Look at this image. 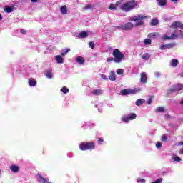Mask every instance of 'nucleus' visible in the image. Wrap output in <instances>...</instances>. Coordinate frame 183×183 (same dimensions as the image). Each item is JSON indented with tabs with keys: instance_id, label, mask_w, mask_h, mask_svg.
<instances>
[{
	"instance_id": "393cba45",
	"label": "nucleus",
	"mask_w": 183,
	"mask_h": 183,
	"mask_svg": "<svg viewBox=\"0 0 183 183\" xmlns=\"http://www.w3.org/2000/svg\"><path fill=\"white\" fill-rule=\"evenodd\" d=\"M150 25H151L152 26H155L158 25V19H153L151 21Z\"/></svg>"
},
{
	"instance_id": "37998d69",
	"label": "nucleus",
	"mask_w": 183,
	"mask_h": 183,
	"mask_svg": "<svg viewBox=\"0 0 183 183\" xmlns=\"http://www.w3.org/2000/svg\"><path fill=\"white\" fill-rule=\"evenodd\" d=\"M107 62H112V61H114V59L112 57H109L107 59Z\"/></svg>"
},
{
	"instance_id": "aec40b11",
	"label": "nucleus",
	"mask_w": 183,
	"mask_h": 183,
	"mask_svg": "<svg viewBox=\"0 0 183 183\" xmlns=\"http://www.w3.org/2000/svg\"><path fill=\"white\" fill-rule=\"evenodd\" d=\"M29 86H35L36 85V80L34 79H29Z\"/></svg>"
},
{
	"instance_id": "5701e85b",
	"label": "nucleus",
	"mask_w": 183,
	"mask_h": 183,
	"mask_svg": "<svg viewBox=\"0 0 183 183\" xmlns=\"http://www.w3.org/2000/svg\"><path fill=\"white\" fill-rule=\"evenodd\" d=\"M172 158L176 162H179L180 161H182V159L179 157H178V155H177V154H173Z\"/></svg>"
},
{
	"instance_id": "a18cd8bd",
	"label": "nucleus",
	"mask_w": 183,
	"mask_h": 183,
	"mask_svg": "<svg viewBox=\"0 0 183 183\" xmlns=\"http://www.w3.org/2000/svg\"><path fill=\"white\" fill-rule=\"evenodd\" d=\"M91 8V6L90 5H88V6H86L84 7V9H85L86 11L88 10V9H90Z\"/></svg>"
},
{
	"instance_id": "c9c22d12",
	"label": "nucleus",
	"mask_w": 183,
	"mask_h": 183,
	"mask_svg": "<svg viewBox=\"0 0 183 183\" xmlns=\"http://www.w3.org/2000/svg\"><path fill=\"white\" fill-rule=\"evenodd\" d=\"M89 46L92 48V49H94V46H95V44L92 41L89 42Z\"/></svg>"
},
{
	"instance_id": "ea45409f",
	"label": "nucleus",
	"mask_w": 183,
	"mask_h": 183,
	"mask_svg": "<svg viewBox=\"0 0 183 183\" xmlns=\"http://www.w3.org/2000/svg\"><path fill=\"white\" fill-rule=\"evenodd\" d=\"M101 78H102L104 81L108 79V76H107L105 74H101Z\"/></svg>"
},
{
	"instance_id": "79ce46f5",
	"label": "nucleus",
	"mask_w": 183,
	"mask_h": 183,
	"mask_svg": "<svg viewBox=\"0 0 183 183\" xmlns=\"http://www.w3.org/2000/svg\"><path fill=\"white\" fill-rule=\"evenodd\" d=\"M167 139H168V137L167 136L164 135L162 137V141L165 142L167 141Z\"/></svg>"
},
{
	"instance_id": "c85d7f7f",
	"label": "nucleus",
	"mask_w": 183,
	"mask_h": 183,
	"mask_svg": "<svg viewBox=\"0 0 183 183\" xmlns=\"http://www.w3.org/2000/svg\"><path fill=\"white\" fill-rule=\"evenodd\" d=\"M61 92H63V94H68V92H69V89L66 88V86H64L61 89Z\"/></svg>"
},
{
	"instance_id": "a878e982",
	"label": "nucleus",
	"mask_w": 183,
	"mask_h": 183,
	"mask_svg": "<svg viewBox=\"0 0 183 183\" xmlns=\"http://www.w3.org/2000/svg\"><path fill=\"white\" fill-rule=\"evenodd\" d=\"M171 66H177V65H178V59H174L172 60V62L170 64Z\"/></svg>"
},
{
	"instance_id": "c03bdc74",
	"label": "nucleus",
	"mask_w": 183,
	"mask_h": 183,
	"mask_svg": "<svg viewBox=\"0 0 183 183\" xmlns=\"http://www.w3.org/2000/svg\"><path fill=\"white\" fill-rule=\"evenodd\" d=\"M152 102V99L151 98H149V99H147V104H148V105H151Z\"/></svg>"
},
{
	"instance_id": "423d86ee",
	"label": "nucleus",
	"mask_w": 183,
	"mask_h": 183,
	"mask_svg": "<svg viewBox=\"0 0 183 183\" xmlns=\"http://www.w3.org/2000/svg\"><path fill=\"white\" fill-rule=\"evenodd\" d=\"M182 84H177L172 86V87L167 89V94L171 95V94H174V92H177V91H182Z\"/></svg>"
},
{
	"instance_id": "5fc2aeb1",
	"label": "nucleus",
	"mask_w": 183,
	"mask_h": 183,
	"mask_svg": "<svg viewBox=\"0 0 183 183\" xmlns=\"http://www.w3.org/2000/svg\"><path fill=\"white\" fill-rule=\"evenodd\" d=\"M182 89H183V84H182Z\"/></svg>"
},
{
	"instance_id": "473e14b6",
	"label": "nucleus",
	"mask_w": 183,
	"mask_h": 183,
	"mask_svg": "<svg viewBox=\"0 0 183 183\" xmlns=\"http://www.w3.org/2000/svg\"><path fill=\"white\" fill-rule=\"evenodd\" d=\"M46 76L51 79L52 78V73L51 71H46Z\"/></svg>"
},
{
	"instance_id": "39448f33",
	"label": "nucleus",
	"mask_w": 183,
	"mask_h": 183,
	"mask_svg": "<svg viewBox=\"0 0 183 183\" xmlns=\"http://www.w3.org/2000/svg\"><path fill=\"white\" fill-rule=\"evenodd\" d=\"M81 151H86L88 149H95V144L94 142H82L79 144Z\"/></svg>"
},
{
	"instance_id": "f03ea898",
	"label": "nucleus",
	"mask_w": 183,
	"mask_h": 183,
	"mask_svg": "<svg viewBox=\"0 0 183 183\" xmlns=\"http://www.w3.org/2000/svg\"><path fill=\"white\" fill-rule=\"evenodd\" d=\"M147 18H149V16H144V14L129 17V21H130V22L126 23L123 25L124 31H131L134 27L137 28V26L144 25V19H147ZM131 22H136V24H133Z\"/></svg>"
},
{
	"instance_id": "1a4fd4ad",
	"label": "nucleus",
	"mask_w": 183,
	"mask_h": 183,
	"mask_svg": "<svg viewBox=\"0 0 183 183\" xmlns=\"http://www.w3.org/2000/svg\"><path fill=\"white\" fill-rule=\"evenodd\" d=\"M123 2H124V0H120L116 2V4H110L109 9H110L112 11H114L117 9V8H121V4H123Z\"/></svg>"
},
{
	"instance_id": "3c124183",
	"label": "nucleus",
	"mask_w": 183,
	"mask_h": 183,
	"mask_svg": "<svg viewBox=\"0 0 183 183\" xmlns=\"http://www.w3.org/2000/svg\"><path fill=\"white\" fill-rule=\"evenodd\" d=\"M31 2L35 3V2H38V0H31Z\"/></svg>"
},
{
	"instance_id": "6e6552de",
	"label": "nucleus",
	"mask_w": 183,
	"mask_h": 183,
	"mask_svg": "<svg viewBox=\"0 0 183 183\" xmlns=\"http://www.w3.org/2000/svg\"><path fill=\"white\" fill-rule=\"evenodd\" d=\"M142 89H124L122 91L121 94L122 95H132L134 94H137V92H139V91H142Z\"/></svg>"
},
{
	"instance_id": "dca6fc26",
	"label": "nucleus",
	"mask_w": 183,
	"mask_h": 183,
	"mask_svg": "<svg viewBox=\"0 0 183 183\" xmlns=\"http://www.w3.org/2000/svg\"><path fill=\"white\" fill-rule=\"evenodd\" d=\"M76 61L78 64H79L80 65H82V64H85V59H84V57H82L81 56L76 57Z\"/></svg>"
},
{
	"instance_id": "864d4df0",
	"label": "nucleus",
	"mask_w": 183,
	"mask_h": 183,
	"mask_svg": "<svg viewBox=\"0 0 183 183\" xmlns=\"http://www.w3.org/2000/svg\"><path fill=\"white\" fill-rule=\"evenodd\" d=\"M180 104L183 105V99L180 102Z\"/></svg>"
},
{
	"instance_id": "f704fd0d",
	"label": "nucleus",
	"mask_w": 183,
	"mask_h": 183,
	"mask_svg": "<svg viewBox=\"0 0 183 183\" xmlns=\"http://www.w3.org/2000/svg\"><path fill=\"white\" fill-rule=\"evenodd\" d=\"M162 147V143H161V142H157L156 143V147L158 148V149H159V148H161Z\"/></svg>"
},
{
	"instance_id": "b1692460",
	"label": "nucleus",
	"mask_w": 183,
	"mask_h": 183,
	"mask_svg": "<svg viewBox=\"0 0 183 183\" xmlns=\"http://www.w3.org/2000/svg\"><path fill=\"white\" fill-rule=\"evenodd\" d=\"M144 102H145V100L143 99H139L136 101V105L139 107V105H142Z\"/></svg>"
},
{
	"instance_id": "cd10ccee",
	"label": "nucleus",
	"mask_w": 183,
	"mask_h": 183,
	"mask_svg": "<svg viewBox=\"0 0 183 183\" xmlns=\"http://www.w3.org/2000/svg\"><path fill=\"white\" fill-rule=\"evenodd\" d=\"M69 51H71L70 49H65L62 50L61 53V56L66 55V54H68L69 52Z\"/></svg>"
},
{
	"instance_id": "e433bc0d",
	"label": "nucleus",
	"mask_w": 183,
	"mask_h": 183,
	"mask_svg": "<svg viewBox=\"0 0 183 183\" xmlns=\"http://www.w3.org/2000/svg\"><path fill=\"white\" fill-rule=\"evenodd\" d=\"M179 145H183V141L178 143ZM179 154H183V149H180Z\"/></svg>"
},
{
	"instance_id": "49530a36",
	"label": "nucleus",
	"mask_w": 183,
	"mask_h": 183,
	"mask_svg": "<svg viewBox=\"0 0 183 183\" xmlns=\"http://www.w3.org/2000/svg\"><path fill=\"white\" fill-rule=\"evenodd\" d=\"M101 142H104V139L102 138H98V144H101Z\"/></svg>"
},
{
	"instance_id": "f3484780",
	"label": "nucleus",
	"mask_w": 183,
	"mask_h": 183,
	"mask_svg": "<svg viewBox=\"0 0 183 183\" xmlns=\"http://www.w3.org/2000/svg\"><path fill=\"white\" fill-rule=\"evenodd\" d=\"M10 169L12 172H14L15 174L19 172V167L16 165H11L10 167Z\"/></svg>"
},
{
	"instance_id": "7c9ffc66",
	"label": "nucleus",
	"mask_w": 183,
	"mask_h": 183,
	"mask_svg": "<svg viewBox=\"0 0 183 183\" xmlns=\"http://www.w3.org/2000/svg\"><path fill=\"white\" fill-rule=\"evenodd\" d=\"M144 45H151V39H144Z\"/></svg>"
},
{
	"instance_id": "2f4dec72",
	"label": "nucleus",
	"mask_w": 183,
	"mask_h": 183,
	"mask_svg": "<svg viewBox=\"0 0 183 183\" xmlns=\"http://www.w3.org/2000/svg\"><path fill=\"white\" fill-rule=\"evenodd\" d=\"M117 75H123L124 74V69H119L117 70Z\"/></svg>"
},
{
	"instance_id": "f8f14e48",
	"label": "nucleus",
	"mask_w": 183,
	"mask_h": 183,
	"mask_svg": "<svg viewBox=\"0 0 183 183\" xmlns=\"http://www.w3.org/2000/svg\"><path fill=\"white\" fill-rule=\"evenodd\" d=\"M148 38L151 39H157V38H159V33L154 32L148 34Z\"/></svg>"
},
{
	"instance_id": "4c0bfd02",
	"label": "nucleus",
	"mask_w": 183,
	"mask_h": 183,
	"mask_svg": "<svg viewBox=\"0 0 183 183\" xmlns=\"http://www.w3.org/2000/svg\"><path fill=\"white\" fill-rule=\"evenodd\" d=\"M154 75H155L156 78H159L161 76V73L156 71V72H154Z\"/></svg>"
},
{
	"instance_id": "603ef678",
	"label": "nucleus",
	"mask_w": 183,
	"mask_h": 183,
	"mask_svg": "<svg viewBox=\"0 0 183 183\" xmlns=\"http://www.w3.org/2000/svg\"><path fill=\"white\" fill-rule=\"evenodd\" d=\"M2 21V15L0 14V21Z\"/></svg>"
},
{
	"instance_id": "de8ad7c7",
	"label": "nucleus",
	"mask_w": 183,
	"mask_h": 183,
	"mask_svg": "<svg viewBox=\"0 0 183 183\" xmlns=\"http://www.w3.org/2000/svg\"><path fill=\"white\" fill-rule=\"evenodd\" d=\"M84 125H88L89 127H91L92 125H94V124H91V122H86Z\"/></svg>"
},
{
	"instance_id": "9b49d317",
	"label": "nucleus",
	"mask_w": 183,
	"mask_h": 183,
	"mask_svg": "<svg viewBox=\"0 0 183 183\" xmlns=\"http://www.w3.org/2000/svg\"><path fill=\"white\" fill-rule=\"evenodd\" d=\"M140 82H142V84H147V82H148V77L147 76V73H141Z\"/></svg>"
},
{
	"instance_id": "2eb2a0df",
	"label": "nucleus",
	"mask_w": 183,
	"mask_h": 183,
	"mask_svg": "<svg viewBox=\"0 0 183 183\" xmlns=\"http://www.w3.org/2000/svg\"><path fill=\"white\" fill-rule=\"evenodd\" d=\"M109 79L110 81H116L117 80V75L114 71H110Z\"/></svg>"
},
{
	"instance_id": "0eeeda50",
	"label": "nucleus",
	"mask_w": 183,
	"mask_h": 183,
	"mask_svg": "<svg viewBox=\"0 0 183 183\" xmlns=\"http://www.w3.org/2000/svg\"><path fill=\"white\" fill-rule=\"evenodd\" d=\"M135 118H137V114L135 113H132L129 114H127V116H123L122 117V121H123V122H129V121H132L134 119H135Z\"/></svg>"
},
{
	"instance_id": "f257e3e1",
	"label": "nucleus",
	"mask_w": 183,
	"mask_h": 183,
	"mask_svg": "<svg viewBox=\"0 0 183 183\" xmlns=\"http://www.w3.org/2000/svg\"><path fill=\"white\" fill-rule=\"evenodd\" d=\"M170 28L174 29L172 31V35L168 36L167 34H164L162 39L164 41H171L174 39H178L179 38H182L183 39V31L181 30H179L177 28H181V29H183V24L180 21H174L172 23V24L170 26Z\"/></svg>"
},
{
	"instance_id": "72a5a7b5",
	"label": "nucleus",
	"mask_w": 183,
	"mask_h": 183,
	"mask_svg": "<svg viewBox=\"0 0 183 183\" xmlns=\"http://www.w3.org/2000/svg\"><path fill=\"white\" fill-rule=\"evenodd\" d=\"M115 28L119 31H124V25L117 26Z\"/></svg>"
},
{
	"instance_id": "a19ab883",
	"label": "nucleus",
	"mask_w": 183,
	"mask_h": 183,
	"mask_svg": "<svg viewBox=\"0 0 183 183\" xmlns=\"http://www.w3.org/2000/svg\"><path fill=\"white\" fill-rule=\"evenodd\" d=\"M138 183H145V179H137Z\"/></svg>"
},
{
	"instance_id": "a211bd4d",
	"label": "nucleus",
	"mask_w": 183,
	"mask_h": 183,
	"mask_svg": "<svg viewBox=\"0 0 183 183\" xmlns=\"http://www.w3.org/2000/svg\"><path fill=\"white\" fill-rule=\"evenodd\" d=\"M60 11L62 14V15H66L68 14V7L66 6H63L60 8Z\"/></svg>"
},
{
	"instance_id": "412c9836",
	"label": "nucleus",
	"mask_w": 183,
	"mask_h": 183,
	"mask_svg": "<svg viewBox=\"0 0 183 183\" xmlns=\"http://www.w3.org/2000/svg\"><path fill=\"white\" fill-rule=\"evenodd\" d=\"M4 12H6L7 14H11V12H12V11H14V7L5 6L4 8Z\"/></svg>"
},
{
	"instance_id": "6ab92c4d",
	"label": "nucleus",
	"mask_w": 183,
	"mask_h": 183,
	"mask_svg": "<svg viewBox=\"0 0 183 183\" xmlns=\"http://www.w3.org/2000/svg\"><path fill=\"white\" fill-rule=\"evenodd\" d=\"M159 6L164 7L167 5V0H156Z\"/></svg>"
},
{
	"instance_id": "7ed1b4c3",
	"label": "nucleus",
	"mask_w": 183,
	"mask_h": 183,
	"mask_svg": "<svg viewBox=\"0 0 183 183\" xmlns=\"http://www.w3.org/2000/svg\"><path fill=\"white\" fill-rule=\"evenodd\" d=\"M137 5H138V2L137 1L131 0L124 4L120 3V9L122 11H124V12H129V11L134 9Z\"/></svg>"
},
{
	"instance_id": "4be33fe9",
	"label": "nucleus",
	"mask_w": 183,
	"mask_h": 183,
	"mask_svg": "<svg viewBox=\"0 0 183 183\" xmlns=\"http://www.w3.org/2000/svg\"><path fill=\"white\" fill-rule=\"evenodd\" d=\"M88 36V32L86 31H82L79 34L78 37L79 38H86Z\"/></svg>"
},
{
	"instance_id": "09e8293b",
	"label": "nucleus",
	"mask_w": 183,
	"mask_h": 183,
	"mask_svg": "<svg viewBox=\"0 0 183 183\" xmlns=\"http://www.w3.org/2000/svg\"><path fill=\"white\" fill-rule=\"evenodd\" d=\"M171 2H174V4H177L178 2V0H170Z\"/></svg>"
},
{
	"instance_id": "8fccbe9b",
	"label": "nucleus",
	"mask_w": 183,
	"mask_h": 183,
	"mask_svg": "<svg viewBox=\"0 0 183 183\" xmlns=\"http://www.w3.org/2000/svg\"><path fill=\"white\" fill-rule=\"evenodd\" d=\"M20 32H21V34H25V30H24V29H21V31H20Z\"/></svg>"
},
{
	"instance_id": "bb28decb",
	"label": "nucleus",
	"mask_w": 183,
	"mask_h": 183,
	"mask_svg": "<svg viewBox=\"0 0 183 183\" xmlns=\"http://www.w3.org/2000/svg\"><path fill=\"white\" fill-rule=\"evenodd\" d=\"M142 58L146 61H148L151 58V54L149 53H145L143 54Z\"/></svg>"
},
{
	"instance_id": "ddd939ff",
	"label": "nucleus",
	"mask_w": 183,
	"mask_h": 183,
	"mask_svg": "<svg viewBox=\"0 0 183 183\" xmlns=\"http://www.w3.org/2000/svg\"><path fill=\"white\" fill-rule=\"evenodd\" d=\"M102 94H103L102 90H101L99 89H94L92 92V95H94L95 97H98L99 95H102Z\"/></svg>"
},
{
	"instance_id": "9d476101",
	"label": "nucleus",
	"mask_w": 183,
	"mask_h": 183,
	"mask_svg": "<svg viewBox=\"0 0 183 183\" xmlns=\"http://www.w3.org/2000/svg\"><path fill=\"white\" fill-rule=\"evenodd\" d=\"M175 46V44H163L160 46L161 51H165V49H171V48H174Z\"/></svg>"
},
{
	"instance_id": "4468645a",
	"label": "nucleus",
	"mask_w": 183,
	"mask_h": 183,
	"mask_svg": "<svg viewBox=\"0 0 183 183\" xmlns=\"http://www.w3.org/2000/svg\"><path fill=\"white\" fill-rule=\"evenodd\" d=\"M54 59L56 61L57 64H64V58H62L61 55L55 56Z\"/></svg>"
},
{
	"instance_id": "20e7f679",
	"label": "nucleus",
	"mask_w": 183,
	"mask_h": 183,
	"mask_svg": "<svg viewBox=\"0 0 183 183\" xmlns=\"http://www.w3.org/2000/svg\"><path fill=\"white\" fill-rule=\"evenodd\" d=\"M112 55L114 56L116 64H119L124 59V54L118 49L114 50Z\"/></svg>"
},
{
	"instance_id": "c756f323",
	"label": "nucleus",
	"mask_w": 183,
	"mask_h": 183,
	"mask_svg": "<svg viewBox=\"0 0 183 183\" xmlns=\"http://www.w3.org/2000/svg\"><path fill=\"white\" fill-rule=\"evenodd\" d=\"M156 112H165V109L162 107H159L155 110Z\"/></svg>"
},
{
	"instance_id": "58836bf2",
	"label": "nucleus",
	"mask_w": 183,
	"mask_h": 183,
	"mask_svg": "<svg viewBox=\"0 0 183 183\" xmlns=\"http://www.w3.org/2000/svg\"><path fill=\"white\" fill-rule=\"evenodd\" d=\"M161 182H162V178H159L152 183H161Z\"/></svg>"
}]
</instances>
